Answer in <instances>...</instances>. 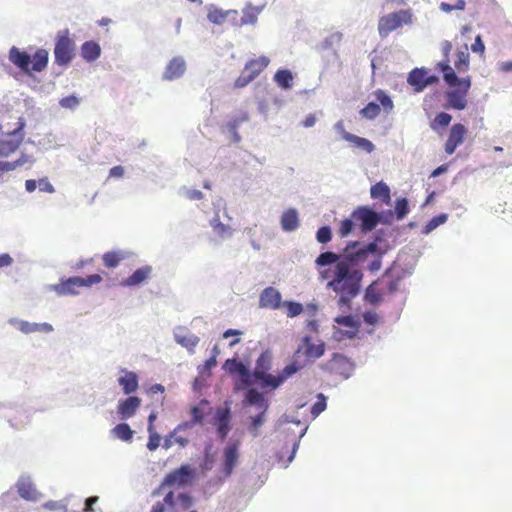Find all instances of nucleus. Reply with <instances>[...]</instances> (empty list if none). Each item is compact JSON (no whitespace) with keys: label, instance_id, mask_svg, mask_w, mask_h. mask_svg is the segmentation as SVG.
<instances>
[{"label":"nucleus","instance_id":"15","mask_svg":"<svg viewBox=\"0 0 512 512\" xmlns=\"http://www.w3.org/2000/svg\"><path fill=\"white\" fill-rule=\"evenodd\" d=\"M239 446L240 442L235 441L229 443L223 450L222 455V471L226 477H229L239 460Z\"/></svg>","mask_w":512,"mask_h":512},{"label":"nucleus","instance_id":"6","mask_svg":"<svg viewBox=\"0 0 512 512\" xmlns=\"http://www.w3.org/2000/svg\"><path fill=\"white\" fill-rule=\"evenodd\" d=\"M412 16L410 9H401L381 17L378 24L379 35L384 38L403 24H410Z\"/></svg>","mask_w":512,"mask_h":512},{"label":"nucleus","instance_id":"24","mask_svg":"<svg viewBox=\"0 0 512 512\" xmlns=\"http://www.w3.org/2000/svg\"><path fill=\"white\" fill-rule=\"evenodd\" d=\"M302 351V347H298L293 355V360L287 364L277 375L281 385L298 371L305 367L306 363H300L298 357Z\"/></svg>","mask_w":512,"mask_h":512},{"label":"nucleus","instance_id":"39","mask_svg":"<svg viewBox=\"0 0 512 512\" xmlns=\"http://www.w3.org/2000/svg\"><path fill=\"white\" fill-rule=\"evenodd\" d=\"M266 413L267 411L259 410V413L251 416L249 425H248V431L249 433L254 437L259 436V428L265 423L266 421Z\"/></svg>","mask_w":512,"mask_h":512},{"label":"nucleus","instance_id":"64","mask_svg":"<svg viewBox=\"0 0 512 512\" xmlns=\"http://www.w3.org/2000/svg\"><path fill=\"white\" fill-rule=\"evenodd\" d=\"M342 38V34L341 33H333L329 36H327L323 42L321 43L320 47L322 50H328V49H332L334 44L340 42Z\"/></svg>","mask_w":512,"mask_h":512},{"label":"nucleus","instance_id":"47","mask_svg":"<svg viewBox=\"0 0 512 512\" xmlns=\"http://www.w3.org/2000/svg\"><path fill=\"white\" fill-rule=\"evenodd\" d=\"M448 220V215L446 213H440L434 217H432L427 224L423 227L422 233L425 235L430 234L434 231L438 226L446 223Z\"/></svg>","mask_w":512,"mask_h":512},{"label":"nucleus","instance_id":"4","mask_svg":"<svg viewBox=\"0 0 512 512\" xmlns=\"http://www.w3.org/2000/svg\"><path fill=\"white\" fill-rule=\"evenodd\" d=\"M222 369L233 377L235 392H240L243 388L248 387L251 378V369L248 364L233 357L225 360Z\"/></svg>","mask_w":512,"mask_h":512},{"label":"nucleus","instance_id":"56","mask_svg":"<svg viewBox=\"0 0 512 512\" xmlns=\"http://www.w3.org/2000/svg\"><path fill=\"white\" fill-rule=\"evenodd\" d=\"M282 305L287 309V316L294 318L303 312V305L296 301H284Z\"/></svg>","mask_w":512,"mask_h":512},{"label":"nucleus","instance_id":"52","mask_svg":"<svg viewBox=\"0 0 512 512\" xmlns=\"http://www.w3.org/2000/svg\"><path fill=\"white\" fill-rule=\"evenodd\" d=\"M325 346L326 345L323 341H320L319 344L312 343L310 346L304 349V354L308 358L319 359L325 353Z\"/></svg>","mask_w":512,"mask_h":512},{"label":"nucleus","instance_id":"20","mask_svg":"<svg viewBox=\"0 0 512 512\" xmlns=\"http://www.w3.org/2000/svg\"><path fill=\"white\" fill-rule=\"evenodd\" d=\"M282 305L281 293L274 287L265 288L259 297L261 308L278 309Z\"/></svg>","mask_w":512,"mask_h":512},{"label":"nucleus","instance_id":"9","mask_svg":"<svg viewBox=\"0 0 512 512\" xmlns=\"http://www.w3.org/2000/svg\"><path fill=\"white\" fill-rule=\"evenodd\" d=\"M461 82L462 87L453 88L446 92L447 108L461 111L467 107L466 96L471 88V77H463Z\"/></svg>","mask_w":512,"mask_h":512},{"label":"nucleus","instance_id":"3","mask_svg":"<svg viewBox=\"0 0 512 512\" xmlns=\"http://www.w3.org/2000/svg\"><path fill=\"white\" fill-rule=\"evenodd\" d=\"M363 243L357 240L349 241L340 252V266L335 268L334 273L344 270L347 273H363L358 266L367 259Z\"/></svg>","mask_w":512,"mask_h":512},{"label":"nucleus","instance_id":"51","mask_svg":"<svg viewBox=\"0 0 512 512\" xmlns=\"http://www.w3.org/2000/svg\"><path fill=\"white\" fill-rule=\"evenodd\" d=\"M452 120V116L446 112H439L430 124L432 130L446 128Z\"/></svg>","mask_w":512,"mask_h":512},{"label":"nucleus","instance_id":"16","mask_svg":"<svg viewBox=\"0 0 512 512\" xmlns=\"http://www.w3.org/2000/svg\"><path fill=\"white\" fill-rule=\"evenodd\" d=\"M186 61L182 56L173 57L166 65L162 80L174 81L180 79L186 72Z\"/></svg>","mask_w":512,"mask_h":512},{"label":"nucleus","instance_id":"13","mask_svg":"<svg viewBox=\"0 0 512 512\" xmlns=\"http://www.w3.org/2000/svg\"><path fill=\"white\" fill-rule=\"evenodd\" d=\"M8 323L25 335H29L32 333H51L54 331L53 326L47 322H43V323L29 322V321L14 317V318H10L8 320Z\"/></svg>","mask_w":512,"mask_h":512},{"label":"nucleus","instance_id":"14","mask_svg":"<svg viewBox=\"0 0 512 512\" xmlns=\"http://www.w3.org/2000/svg\"><path fill=\"white\" fill-rule=\"evenodd\" d=\"M81 282V276L61 278L59 283L48 285V289L54 291L58 296H75L79 294L76 288L81 287Z\"/></svg>","mask_w":512,"mask_h":512},{"label":"nucleus","instance_id":"58","mask_svg":"<svg viewBox=\"0 0 512 512\" xmlns=\"http://www.w3.org/2000/svg\"><path fill=\"white\" fill-rule=\"evenodd\" d=\"M335 322L338 323L339 325L344 326V327L353 328V329H356V330L360 326L359 322L351 314L343 315V316H338V317L335 318Z\"/></svg>","mask_w":512,"mask_h":512},{"label":"nucleus","instance_id":"23","mask_svg":"<svg viewBox=\"0 0 512 512\" xmlns=\"http://www.w3.org/2000/svg\"><path fill=\"white\" fill-rule=\"evenodd\" d=\"M281 229L284 232H294L300 226L299 213L295 208H288L280 216Z\"/></svg>","mask_w":512,"mask_h":512},{"label":"nucleus","instance_id":"2","mask_svg":"<svg viewBox=\"0 0 512 512\" xmlns=\"http://www.w3.org/2000/svg\"><path fill=\"white\" fill-rule=\"evenodd\" d=\"M9 60L23 73L31 75L46 69L49 61V53L46 49L38 48L33 55L16 46L9 50Z\"/></svg>","mask_w":512,"mask_h":512},{"label":"nucleus","instance_id":"54","mask_svg":"<svg viewBox=\"0 0 512 512\" xmlns=\"http://www.w3.org/2000/svg\"><path fill=\"white\" fill-rule=\"evenodd\" d=\"M443 80L451 88L462 87L463 78H459L453 68L444 73Z\"/></svg>","mask_w":512,"mask_h":512},{"label":"nucleus","instance_id":"59","mask_svg":"<svg viewBox=\"0 0 512 512\" xmlns=\"http://www.w3.org/2000/svg\"><path fill=\"white\" fill-rule=\"evenodd\" d=\"M255 79V72H246L245 68L241 72L240 76L235 80L236 88L246 87L249 83H251Z\"/></svg>","mask_w":512,"mask_h":512},{"label":"nucleus","instance_id":"7","mask_svg":"<svg viewBox=\"0 0 512 512\" xmlns=\"http://www.w3.org/2000/svg\"><path fill=\"white\" fill-rule=\"evenodd\" d=\"M195 478V468L190 464H182L164 477L161 487H184L191 484Z\"/></svg>","mask_w":512,"mask_h":512},{"label":"nucleus","instance_id":"26","mask_svg":"<svg viewBox=\"0 0 512 512\" xmlns=\"http://www.w3.org/2000/svg\"><path fill=\"white\" fill-rule=\"evenodd\" d=\"M249 115L247 112H240L238 115L232 117L226 123V131L230 134L231 141L234 143H239L241 141V136L238 133V128L242 123L248 122Z\"/></svg>","mask_w":512,"mask_h":512},{"label":"nucleus","instance_id":"63","mask_svg":"<svg viewBox=\"0 0 512 512\" xmlns=\"http://www.w3.org/2000/svg\"><path fill=\"white\" fill-rule=\"evenodd\" d=\"M79 104H80L79 98L76 97L75 95H69V96L63 97L59 101V105L62 108L71 109V110L77 108L79 106Z\"/></svg>","mask_w":512,"mask_h":512},{"label":"nucleus","instance_id":"32","mask_svg":"<svg viewBox=\"0 0 512 512\" xmlns=\"http://www.w3.org/2000/svg\"><path fill=\"white\" fill-rule=\"evenodd\" d=\"M262 7H255L251 3H248L242 10V17L239 23H235V26L243 25H254L257 22L258 15L261 13Z\"/></svg>","mask_w":512,"mask_h":512},{"label":"nucleus","instance_id":"1","mask_svg":"<svg viewBox=\"0 0 512 512\" xmlns=\"http://www.w3.org/2000/svg\"><path fill=\"white\" fill-rule=\"evenodd\" d=\"M363 273L354 272L353 274L347 273L344 270H339L334 273L331 281L328 282L327 287L336 293H340L338 304L340 306H350L352 299H354L361 291V282L363 280Z\"/></svg>","mask_w":512,"mask_h":512},{"label":"nucleus","instance_id":"57","mask_svg":"<svg viewBox=\"0 0 512 512\" xmlns=\"http://www.w3.org/2000/svg\"><path fill=\"white\" fill-rule=\"evenodd\" d=\"M123 256L119 252H107L103 255V263L108 268H115L119 265Z\"/></svg>","mask_w":512,"mask_h":512},{"label":"nucleus","instance_id":"33","mask_svg":"<svg viewBox=\"0 0 512 512\" xmlns=\"http://www.w3.org/2000/svg\"><path fill=\"white\" fill-rule=\"evenodd\" d=\"M293 73L287 68H280L274 74L273 80L282 90H289L293 85Z\"/></svg>","mask_w":512,"mask_h":512},{"label":"nucleus","instance_id":"11","mask_svg":"<svg viewBox=\"0 0 512 512\" xmlns=\"http://www.w3.org/2000/svg\"><path fill=\"white\" fill-rule=\"evenodd\" d=\"M26 126L25 120L20 117L18 119L17 127L7 133L8 136L14 137L13 139H3L0 141V156L8 157L15 152L21 145L24 139V128Z\"/></svg>","mask_w":512,"mask_h":512},{"label":"nucleus","instance_id":"48","mask_svg":"<svg viewBox=\"0 0 512 512\" xmlns=\"http://www.w3.org/2000/svg\"><path fill=\"white\" fill-rule=\"evenodd\" d=\"M363 248L367 257L369 255L383 257L389 250L387 247H384L379 243L374 242L373 240L367 244H363Z\"/></svg>","mask_w":512,"mask_h":512},{"label":"nucleus","instance_id":"44","mask_svg":"<svg viewBox=\"0 0 512 512\" xmlns=\"http://www.w3.org/2000/svg\"><path fill=\"white\" fill-rule=\"evenodd\" d=\"M374 95L377 100V103L380 105V108L381 107L383 108L384 112L390 113L393 110V108H394L393 101H392L390 95L386 91H384L382 89H377L374 92Z\"/></svg>","mask_w":512,"mask_h":512},{"label":"nucleus","instance_id":"27","mask_svg":"<svg viewBox=\"0 0 512 512\" xmlns=\"http://www.w3.org/2000/svg\"><path fill=\"white\" fill-rule=\"evenodd\" d=\"M152 271L151 266L137 268L129 277L123 280L122 285L126 287L138 286L145 282Z\"/></svg>","mask_w":512,"mask_h":512},{"label":"nucleus","instance_id":"17","mask_svg":"<svg viewBox=\"0 0 512 512\" xmlns=\"http://www.w3.org/2000/svg\"><path fill=\"white\" fill-rule=\"evenodd\" d=\"M16 488L19 496L24 500L35 502L40 498V493L32 483L29 475H21L16 482Z\"/></svg>","mask_w":512,"mask_h":512},{"label":"nucleus","instance_id":"19","mask_svg":"<svg viewBox=\"0 0 512 512\" xmlns=\"http://www.w3.org/2000/svg\"><path fill=\"white\" fill-rule=\"evenodd\" d=\"M141 405V399L135 395H129L118 402L117 413L121 420H127L135 415Z\"/></svg>","mask_w":512,"mask_h":512},{"label":"nucleus","instance_id":"34","mask_svg":"<svg viewBox=\"0 0 512 512\" xmlns=\"http://www.w3.org/2000/svg\"><path fill=\"white\" fill-rule=\"evenodd\" d=\"M272 368V355L266 350L260 354L255 363V368L251 369V376L261 373H269Z\"/></svg>","mask_w":512,"mask_h":512},{"label":"nucleus","instance_id":"36","mask_svg":"<svg viewBox=\"0 0 512 512\" xmlns=\"http://www.w3.org/2000/svg\"><path fill=\"white\" fill-rule=\"evenodd\" d=\"M347 142H349L353 148H357L368 154L375 150V145L372 141L355 134H352V136H347Z\"/></svg>","mask_w":512,"mask_h":512},{"label":"nucleus","instance_id":"30","mask_svg":"<svg viewBox=\"0 0 512 512\" xmlns=\"http://www.w3.org/2000/svg\"><path fill=\"white\" fill-rule=\"evenodd\" d=\"M390 192L391 191H390L389 186L383 181L377 182L376 184L372 185L370 188L371 198L379 199L385 205L391 204Z\"/></svg>","mask_w":512,"mask_h":512},{"label":"nucleus","instance_id":"25","mask_svg":"<svg viewBox=\"0 0 512 512\" xmlns=\"http://www.w3.org/2000/svg\"><path fill=\"white\" fill-rule=\"evenodd\" d=\"M426 77V68H414L412 69L407 76V83L413 87V90L416 93H420L427 88V83L425 82Z\"/></svg>","mask_w":512,"mask_h":512},{"label":"nucleus","instance_id":"42","mask_svg":"<svg viewBox=\"0 0 512 512\" xmlns=\"http://www.w3.org/2000/svg\"><path fill=\"white\" fill-rule=\"evenodd\" d=\"M466 133V127L461 123H456L450 129L448 140L459 146L463 143Z\"/></svg>","mask_w":512,"mask_h":512},{"label":"nucleus","instance_id":"50","mask_svg":"<svg viewBox=\"0 0 512 512\" xmlns=\"http://www.w3.org/2000/svg\"><path fill=\"white\" fill-rule=\"evenodd\" d=\"M316 402L311 407V414L313 419L317 418L322 412H324L327 408V397L323 393H318L316 395Z\"/></svg>","mask_w":512,"mask_h":512},{"label":"nucleus","instance_id":"18","mask_svg":"<svg viewBox=\"0 0 512 512\" xmlns=\"http://www.w3.org/2000/svg\"><path fill=\"white\" fill-rule=\"evenodd\" d=\"M250 383L265 393L268 391H275L281 386L278 375L275 376L271 373L252 375Z\"/></svg>","mask_w":512,"mask_h":512},{"label":"nucleus","instance_id":"38","mask_svg":"<svg viewBox=\"0 0 512 512\" xmlns=\"http://www.w3.org/2000/svg\"><path fill=\"white\" fill-rule=\"evenodd\" d=\"M270 63V60L266 56H260L256 59H251L245 64L246 72H255V78L265 69Z\"/></svg>","mask_w":512,"mask_h":512},{"label":"nucleus","instance_id":"43","mask_svg":"<svg viewBox=\"0 0 512 512\" xmlns=\"http://www.w3.org/2000/svg\"><path fill=\"white\" fill-rule=\"evenodd\" d=\"M393 212L397 220L404 219L410 212L408 199L406 197H398L395 200Z\"/></svg>","mask_w":512,"mask_h":512},{"label":"nucleus","instance_id":"10","mask_svg":"<svg viewBox=\"0 0 512 512\" xmlns=\"http://www.w3.org/2000/svg\"><path fill=\"white\" fill-rule=\"evenodd\" d=\"M352 217L357 222V226L362 233L371 232L378 225L376 210L369 205L358 206L353 210Z\"/></svg>","mask_w":512,"mask_h":512},{"label":"nucleus","instance_id":"22","mask_svg":"<svg viewBox=\"0 0 512 512\" xmlns=\"http://www.w3.org/2000/svg\"><path fill=\"white\" fill-rule=\"evenodd\" d=\"M333 362L335 365V372L341 375L344 379H349L355 370V363L351 359L341 354H333Z\"/></svg>","mask_w":512,"mask_h":512},{"label":"nucleus","instance_id":"60","mask_svg":"<svg viewBox=\"0 0 512 512\" xmlns=\"http://www.w3.org/2000/svg\"><path fill=\"white\" fill-rule=\"evenodd\" d=\"M395 215L393 210H382V211H376V220L378 224H386L389 225L393 222L395 219Z\"/></svg>","mask_w":512,"mask_h":512},{"label":"nucleus","instance_id":"5","mask_svg":"<svg viewBox=\"0 0 512 512\" xmlns=\"http://www.w3.org/2000/svg\"><path fill=\"white\" fill-rule=\"evenodd\" d=\"M75 43L69 37V31L60 30L57 33L54 47L55 63L59 66H67L74 57Z\"/></svg>","mask_w":512,"mask_h":512},{"label":"nucleus","instance_id":"49","mask_svg":"<svg viewBox=\"0 0 512 512\" xmlns=\"http://www.w3.org/2000/svg\"><path fill=\"white\" fill-rule=\"evenodd\" d=\"M357 226V222L354 220L352 215L349 218H345L340 222L338 234L340 237L345 238L352 234L353 230Z\"/></svg>","mask_w":512,"mask_h":512},{"label":"nucleus","instance_id":"61","mask_svg":"<svg viewBox=\"0 0 512 512\" xmlns=\"http://www.w3.org/2000/svg\"><path fill=\"white\" fill-rule=\"evenodd\" d=\"M149 433L148 442H147V449L149 451H155L159 446L161 442V436L159 433L153 430H147Z\"/></svg>","mask_w":512,"mask_h":512},{"label":"nucleus","instance_id":"45","mask_svg":"<svg viewBox=\"0 0 512 512\" xmlns=\"http://www.w3.org/2000/svg\"><path fill=\"white\" fill-rule=\"evenodd\" d=\"M209 405L208 400L202 399L198 405H195L191 408V422L193 425L195 424H203L205 418V412L203 407Z\"/></svg>","mask_w":512,"mask_h":512},{"label":"nucleus","instance_id":"28","mask_svg":"<svg viewBox=\"0 0 512 512\" xmlns=\"http://www.w3.org/2000/svg\"><path fill=\"white\" fill-rule=\"evenodd\" d=\"M118 384L121 386L124 394L131 395L139 387L138 375L133 371H126L123 376L118 378Z\"/></svg>","mask_w":512,"mask_h":512},{"label":"nucleus","instance_id":"8","mask_svg":"<svg viewBox=\"0 0 512 512\" xmlns=\"http://www.w3.org/2000/svg\"><path fill=\"white\" fill-rule=\"evenodd\" d=\"M232 412L229 403L225 406L217 407L211 419V424L216 429V436L220 441H225L232 429Z\"/></svg>","mask_w":512,"mask_h":512},{"label":"nucleus","instance_id":"37","mask_svg":"<svg viewBox=\"0 0 512 512\" xmlns=\"http://www.w3.org/2000/svg\"><path fill=\"white\" fill-rule=\"evenodd\" d=\"M315 263L319 267H327L331 265H335V268L339 267L340 253H335L332 251L322 252L317 256Z\"/></svg>","mask_w":512,"mask_h":512},{"label":"nucleus","instance_id":"41","mask_svg":"<svg viewBox=\"0 0 512 512\" xmlns=\"http://www.w3.org/2000/svg\"><path fill=\"white\" fill-rule=\"evenodd\" d=\"M111 433H113L116 438L125 442H129L132 440L135 432L131 429L129 424L122 422L117 424L111 430Z\"/></svg>","mask_w":512,"mask_h":512},{"label":"nucleus","instance_id":"21","mask_svg":"<svg viewBox=\"0 0 512 512\" xmlns=\"http://www.w3.org/2000/svg\"><path fill=\"white\" fill-rule=\"evenodd\" d=\"M186 331V328L178 326L173 331L174 340L177 344L186 348L190 353H194L195 347L198 345L200 339L198 336L186 333L182 334V332Z\"/></svg>","mask_w":512,"mask_h":512},{"label":"nucleus","instance_id":"29","mask_svg":"<svg viewBox=\"0 0 512 512\" xmlns=\"http://www.w3.org/2000/svg\"><path fill=\"white\" fill-rule=\"evenodd\" d=\"M207 8V19L215 25H222L225 20L230 17V15H238L237 10L231 9L224 11L213 4L209 5Z\"/></svg>","mask_w":512,"mask_h":512},{"label":"nucleus","instance_id":"53","mask_svg":"<svg viewBox=\"0 0 512 512\" xmlns=\"http://www.w3.org/2000/svg\"><path fill=\"white\" fill-rule=\"evenodd\" d=\"M177 506L182 511L190 510L196 503V499L188 493H179L177 496Z\"/></svg>","mask_w":512,"mask_h":512},{"label":"nucleus","instance_id":"35","mask_svg":"<svg viewBox=\"0 0 512 512\" xmlns=\"http://www.w3.org/2000/svg\"><path fill=\"white\" fill-rule=\"evenodd\" d=\"M379 279L374 280L364 292V300L373 306L379 305L383 301V293L377 290Z\"/></svg>","mask_w":512,"mask_h":512},{"label":"nucleus","instance_id":"62","mask_svg":"<svg viewBox=\"0 0 512 512\" xmlns=\"http://www.w3.org/2000/svg\"><path fill=\"white\" fill-rule=\"evenodd\" d=\"M43 506L44 508L55 512H67L68 510V503L66 499L60 501H48Z\"/></svg>","mask_w":512,"mask_h":512},{"label":"nucleus","instance_id":"55","mask_svg":"<svg viewBox=\"0 0 512 512\" xmlns=\"http://www.w3.org/2000/svg\"><path fill=\"white\" fill-rule=\"evenodd\" d=\"M332 229L329 225H323L316 231L315 238L321 244H327L332 239Z\"/></svg>","mask_w":512,"mask_h":512},{"label":"nucleus","instance_id":"31","mask_svg":"<svg viewBox=\"0 0 512 512\" xmlns=\"http://www.w3.org/2000/svg\"><path fill=\"white\" fill-rule=\"evenodd\" d=\"M100 55H101V47L97 42L90 40V41H85L81 45V56L83 57V59L86 62H88V63L94 62L100 57Z\"/></svg>","mask_w":512,"mask_h":512},{"label":"nucleus","instance_id":"46","mask_svg":"<svg viewBox=\"0 0 512 512\" xmlns=\"http://www.w3.org/2000/svg\"><path fill=\"white\" fill-rule=\"evenodd\" d=\"M380 112V105L375 101H370L359 111V114L367 120H374Z\"/></svg>","mask_w":512,"mask_h":512},{"label":"nucleus","instance_id":"40","mask_svg":"<svg viewBox=\"0 0 512 512\" xmlns=\"http://www.w3.org/2000/svg\"><path fill=\"white\" fill-rule=\"evenodd\" d=\"M470 55L468 53L467 45L464 46L463 50H459L456 54V60L454 63L455 69L459 72H466L469 70L470 66Z\"/></svg>","mask_w":512,"mask_h":512},{"label":"nucleus","instance_id":"12","mask_svg":"<svg viewBox=\"0 0 512 512\" xmlns=\"http://www.w3.org/2000/svg\"><path fill=\"white\" fill-rule=\"evenodd\" d=\"M241 391H244V406H255L259 410L268 411L270 404L264 391H260L251 383H249L248 387L243 388Z\"/></svg>","mask_w":512,"mask_h":512}]
</instances>
